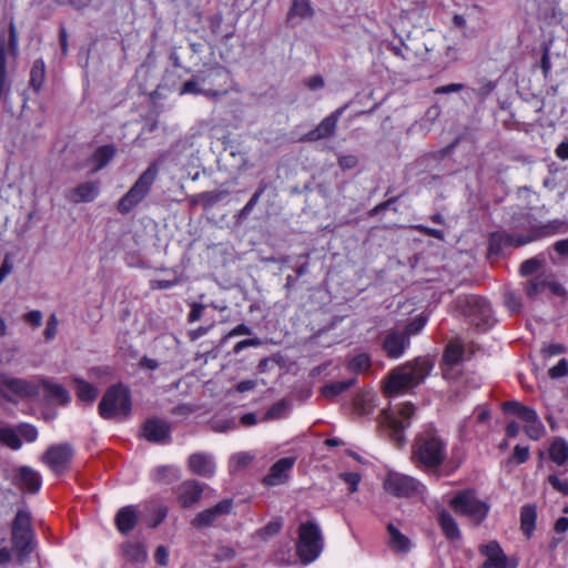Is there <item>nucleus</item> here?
Instances as JSON below:
<instances>
[{
	"mask_svg": "<svg viewBox=\"0 0 568 568\" xmlns=\"http://www.w3.org/2000/svg\"><path fill=\"white\" fill-rule=\"evenodd\" d=\"M447 457V442L432 426L415 438L412 452L413 463L427 471L439 468Z\"/></svg>",
	"mask_w": 568,
	"mask_h": 568,
	"instance_id": "1",
	"label": "nucleus"
},
{
	"mask_svg": "<svg viewBox=\"0 0 568 568\" xmlns=\"http://www.w3.org/2000/svg\"><path fill=\"white\" fill-rule=\"evenodd\" d=\"M430 369L432 364L426 358H417L413 363L398 366L388 374L384 390L388 396L408 392L420 384Z\"/></svg>",
	"mask_w": 568,
	"mask_h": 568,
	"instance_id": "2",
	"label": "nucleus"
},
{
	"mask_svg": "<svg viewBox=\"0 0 568 568\" xmlns=\"http://www.w3.org/2000/svg\"><path fill=\"white\" fill-rule=\"evenodd\" d=\"M132 409L131 394L123 384L110 386L99 403V415L103 419H125Z\"/></svg>",
	"mask_w": 568,
	"mask_h": 568,
	"instance_id": "3",
	"label": "nucleus"
},
{
	"mask_svg": "<svg viewBox=\"0 0 568 568\" xmlns=\"http://www.w3.org/2000/svg\"><path fill=\"white\" fill-rule=\"evenodd\" d=\"M454 305L456 312L478 329L486 331L494 323L490 304L478 295L458 296Z\"/></svg>",
	"mask_w": 568,
	"mask_h": 568,
	"instance_id": "4",
	"label": "nucleus"
},
{
	"mask_svg": "<svg viewBox=\"0 0 568 568\" xmlns=\"http://www.w3.org/2000/svg\"><path fill=\"white\" fill-rule=\"evenodd\" d=\"M12 550L20 561L24 560L33 550L34 531L31 524V514L28 509H18L11 525Z\"/></svg>",
	"mask_w": 568,
	"mask_h": 568,
	"instance_id": "5",
	"label": "nucleus"
},
{
	"mask_svg": "<svg viewBox=\"0 0 568 568\" xmlns=\"http://www.w3.org/2000/svg\"><path fill=\"white\" fill-rule=\"evenodd\" d=\"M159 174V165L156 162L151 163L144 170L129 191L119 200L118 211L121 214L130 213L138 206L150 193Z\"/></svg>",
	"mask_w": 568,
	"mask_h": 568,
	"instance_id": "6",
	"label": "nucleus"
},
{
	"mask_svg": "<svg viewBox=\"0 0 568 568\" xmlns=\"http://www.w3.org/2000/svg\"><path fill=\"white\" fill-rule=\"evenodd\" d=\"M324 539L321 527L314 521L302 523L298 527L296 551L303 564L317 559L323 551Z\"/></svg>",
	"mask_w": 568,
	"mask_h": 568,
	"instance_id": "7",
	"label": "nucleus"
},
{
	"mask_svg": "<svg viewBox=\"0 0 568 568\" xmlns=\"http://www.w3.org/2000/svg\"><path fill=\"white\" fill-rule=\"evenodd\" d=\"M552 225L535 229L530 236H523L517 232L496 231L489 235L490 255H498L508 247H520L526 244L546 239V235L554 232Z\"/></svg>",
	"mask_w": 568,
	"mask_h": 568,
	"instance_id": "8",
	"label": "nucleus"
},
{
	"mask_svg": "<svg viewBox=\"0 0 568 568\" xmlns=\"http://www.w3.org/2000/svg\"><path fill=\"white\" fill-rule=\"evenodd\" d=\"M205 90V97L217 99L227 93V87L232 81L231 72L220 63L204 64L196 72Z\"/></svg>",
	"mask_w": 568,
	"mask_h": 568,
	"instance_id": "9",
	"label": "nucleus"
},
{
	"mask_svg": "<svg viewBox=\"0 0 568 568\" xmlns=\"http://www.w3.org/2000/svg\"><path fill=\"white\" fill-rule=\"evenodd\" d=\"M450 507L457 515L469 518L476 526H479L488 516L490 506L479 499L473 490L458 493L452 500Z\"/></svg>",
	"mask_w": 568,
	"mask_h": 568,
	"instance_id": "10",
	"label": "nucleus"
},
{
	"mask_svg": "<svg viewBox=\"0 0 568 568\" xmlns=\"http://www.w3.org/2000/svg\"><path fill=\"white\" fill-rule=\"evenodd\" d=\"M384 414L392 440L398 447L403 446L405 444L404 430L410 426V419L415 414V406L412 403H403Z\"/></svg>",
	"mask_w": 568,
	"mask_h": 568,
	"instance_id": "11",
	"label": "nucleus"
},
{
	"mask_svg": "<svg viewBox=\"0 0 568 568\" xmlns=\"http://www.w3.org/2000/svg\"><path fill=\"white\" fill-rule=\"evenodd\" d=\"M383 485L384 489L395 497L422 496L426 490L416 478L396 471H388Z\"/></svg>",
	"mask_w": 568,
	"mask_h": 568,
	"instance_id": "12",
	"label": "nucleus"
},
{
	"mask_svg": "<svg viewBox=\"0 0 568 568\" xmlns=\"http://www.w3.org/2000/svg\"><path fill=\"white\" fill-rule=\"evenodd\" d=\"M18 50V31L14 23L9 24V42L8 48L4 45V39L0 38V100H7L10 93V83L7 73L8 51L14 58Z\"/></svg>",
	"mask_w": 568,
	"mask_h": 568,
	"instance_id": "13",
	"label": "nucleus"
},
{
	"mask_svg": "<svg viewBox=\"0 0 568 568\" xmlns=\"http://www.w3.org/2000/svg\"><path fill=\"white\" fill-rule=\"evenodd\" d=\"M510 229L515 231H526V233H519L523 236H530L534 233L535 229H540L544 226L552 225L554 232L546 235V237H550L559 233L560 229L564 225V222L556 219L548 221L547 223H538L535 216L528 211H520L515 213L509 221Z\"/></svg>",
	"mask_w": 568,
	"mask_h": 568,
	"instance_id": "14",
	"label": "nucleus"
},
{
	"mask_svg": "<svg viewBox=\"0 0 568 568\" xmlns=\"http://www.w3.org/2000/svg\"><path fill=\"white\" fill-rule=\"evenodd\" d=\"M73 447L68 443L50 446L41 460L57 475L65 473L73 458Z\"/></svg>",
	"mask_w": 568,
	"mask_h": 568,
	"instance_id": "15",
	"label": "nucleus"
},
{
	"mask_svg": "<svg viewBox=\"0 0 568 568\" xmlns=\"http://www.w3.org/2000/svg\"><path fill=\"white\" fill-rule=\"evenodd\" d=\"M346 105L341 106L324 118L315 129L311 130L306 134H304L300 141L301 142H316L324 139L332 138L337 129V123L342 118Z\"/></svg>",
	"mask_w": 568,
	"mask_h": 568,
	"instance_id": "16",
	"label": "nucleus"
},
{
	"mask_svg": "<svg viewBox=\"0 0 568 568\" xmlns=\"http://www.w3.org/2000/svg\"><path fill=\"white\" fill-rule=\"evenodd\" d=\"M232 509L233 500L230 498L223 499L216 505L197 513L192 519V526L195 528L209 527L221 518L227 516Z\"/></svg>",
	"mask_w": 568,
	"mask_h": 568,
	"instance_id": "17",
	"label": "nucleus"
},
{
	"mask_svg": "<svg viewBox=\"0 0 568 568\" xmlns=\"http://www.w3.org/2000/svg\"><path fill=\"white\" fill-rule=\"evenodd\" d=\"M409 345L410 341L406 333H402L399 328H392L386 332L382 346L388 358L397 359L405 354Z\"/></svg>",
	"mask_w": 568,
	"mask_h": 568,
	"instance_id": "18",
	"label": "nucleus"
},
{
	"mask_svg": "<svg viewBox=\"0 0 568 568\" xmlns=\"http://www.w3.org/2000/svg\"><path fill=\"white\" fill-rule=\"evenodd\" d=\"M525 293L528 297H536L540 293L549 288L554 294H560L564 292L562 286L552 281V275L548 273H540L537 276L528 280L525 283Z\"/></svg>",
	"mask_w": 568,
	"mask_h": 568,
	"instance_id": "19",
	"label": "nucleus"
},
{
	"mask_svg": "<svg viewBox=\"0 0 568 568\" xmlns=\"http://www.w3.org/2000/svg\"><path fill=\"white\" fill-rule=\"evenodd\" d=\"M170 425L160 418L148 419L142 428V436L151 442L158 444L170 443Z\"/></svg>",
	"mask_w": 568,
	"mask_h": 568,
	"instance_id": "20",
	"label": "nucleus"
},
{
	"mask_svg": "<svg viewBox=\"0 0 568 568\" xmlns=\"http://www.w3.org/2000/svg\"><path fill=\"white\" fill-rule=\"evenodd\" d=\"M479 552L486 557L483 568H515L508 565L507 556L496 540L480 545Z\"/></svg>",
	"mask_w": 568,
	"mask_h": 568,
	"instance_id": "21",
	"label": "nucleus"
},
{
	"mask_svg": "<svg viewBox=\"0 0 568 568\" xmlns=\"http://www.w3.org/2000/svg\"><path fill=\"white\" fill-rule=\"evenodd\" d=\"M41 483L40 474L29 466H21L16 470L13 484L24 493H38Z\"/></svg>",
	"mask_w": 568,
	"mask_h": 568,
	"instance_id": "22",
	"label": "nucleus"
},
{
	"mask_svg": "<svg viewBox=\"0 0 568 568\" xmlns=\"http://www.w3.org/2000/svg\"><path fill=\"white\" fill-rule=\"evenodd\" d=\"M187 467L194 475L211 478L215 474V462L212 455L206 453H194L187 458Z\"/></svg>",
	"mask_w": 568,
	"mask_h": 568,
	"instance_id": "23",
	"label": "nucleus"
},
{
	"mask_svg": "<svg viewBox=\"0 0 568 568\" xmlns=\"http://www.w3.org/2000/svg\"><path fill=\"white\" fill-rule=\"evenodd\" d=\"M203 494V486L194 479H189L179 485L175 495L179 504L189 508L196 504Z\"/></svg>",
	"mask_w": 568,
	"mask_h": 568,
	"instance_id": "24",
	"label": "nucleus"
},
{
	"mask_svg": "<svg viewBox=\"0 0 568 568\" xmlns=\"http://www.w3.org/2000/svg\"><path fill=\"white\" fill-rule=\"evenodd\" d=\"M295 464V458L284 457L277 460L264 477L263 483L267 486H278L284 484Z\"/></svg>",
	"mask_w": 568,
	"mask_h": 568,
	"instance_id": "25",
	"label": "nucleus"
},
{
	"mask_svg": "<svg viewBox=\"0 0 568 568\" xmlns=\"http://www.w3.org/2000/svg\"><path fill=\"white\" fill-rule=\"evenodd\" d=\"M315 10L311 0H292L286 14V23L291 27L297 26L303 20L312 19Z\"/></svg>",
	"mask_w": 568,
	"mask_h": 568,
	"instance_id": "26",
	"label": "nucleus"
},
{
	"mask_svg": "<svg viewBox=\"0 0 568 568\" xmlns=\"http://www.w3.org/2000/svg\"><path fill=\"white\" fill-rule=\"evenodd\" d=\"M99 193V184L93 181H87L70 190L67 193L65 199L74 204L92 202L97 199Z\"/></svg>",
	"mask_w": 568,
	"mask_h": 568,
	"instance_id": "27",
	"label": "nucleus"
},
{
	"mask_svg": "<svg viewBox=\"0 0 568 568\" xmlns=\"http://www.w3.org/2000/svg\"><path fill=\"white\" fill-rule=\"evenodd\" d=\"M138 523V513L134 506H125L121 508L115 516L116 528L122 534H128L135 527Z\"/></svg>",
	"mask_w": 568,
	"mask_h": 568,
	"instance_id": "28",
	"label": "nucleus"
},
{
	"mask_svg": "<svg viewBox=\"0 0 568 568\" xmlns=\"http://www.w3.org/2000/svg\"><path fill=\"white\" fill-rule=\"evenodd\" d=\"M523 422L526 423L525 433L530 439L538 440L545 434V426L535 409L524 412Z\"/></svg>",
	"mask_w": 568,
	"mask_h": 568,
	"instance_id": "29",
	"label": "nucleus"
},
{
	"mask_svg": "<svg viewBox=\"0 0 568 568\" xmlns=\"http://www.w3.org/2000/svg\"><path fill=\"white\" fill-rule=\"evenodd\" d=\"M438 524L445 537L452 541L462 537L459 527L455 518L446 510H442L438 515Z\"/></svg>",
	"mask_w": 568,
	"mask_h": 568,
	"instance_id": "30",
	"label": "nucleus"
},
{
	"mask_svg": "<svg viewBox=\"0 0 568 568\" xmlns=\"http://www.w3.org/2000/svg\"><path fill=\"white\" fill-rule=\"evenodd\" d=\"M388 546L396 552L406 554L410 549L409 539L403 535L393 524L387 526Z\"/></svg>",
	"mask_w": 568,
	"mask_h": 568,
	"instance_id": "31",
	"label": "nucleus"
},
{
	"mask_svg": "<svg viewBox=\"0 0 568 568\" xmlns=\"http://www.w3.org/2000/svg\"><path fill=\"white\" fill-rule=\"evenodd\" d=\"M39 384L42 386L43 390L45 392V395L52 402L59 404H67L70 402V395L68 390L60 384L52 383L47 379H42Z\"/></svg>",
	"mask_w": 568,
	"mask_h": 568,
	"instance_id": "32",
	"label": "nucleus"
},
{
	"mask_svg": "<svg viewBox=\"0 0 568 568\" xmlns=\"http://www.w3.org/2000/svg\"><path fill=\"white\" fill-rule=\"evenodd\" d=\"M537 518L536 508L532 505H525L520 509V528L523 532L530 537Z\"/></svg>",
	"mask_w": 568,
	"mask_h": 568,
	"instance_id": "33",
	"label": "nucleus"
},
{
	"mask_svg": "<svg viewBox=\"0 0 568 568\" xmlns=\"http://www.w3.org/2000/svg\"><path fill=\"white\" fill-rule=\"evenodd\" d=\"M115 148L111 144L99 146L91 156V161L95 163L94 171L103 169L115 155Z\"/></svg>",
	"mask_w": 568,
	"mask_h": 568,
	"instance_id": "34",
	"label": "nucleus"
},
{
	"mask_svg": "<svg viewBox=\"0 0 568 568\" xmlns=\"http://www.w3.org/2000/svg\"><path fill=\"white\" fill-rule=\"evenodd\" d=\"M355 384V378L339 381L327 384L322 387L321 393L327 399H333Z\"/></svg>",
	"mask_w": 568,
	"mask_h": 568,
	"instance_id": "35",
	"label": "nucleus"
},
{
	"mask_svg": "<svg viewBox=\"0 0 568 568\" xmlns=\"http://www.w3.org/2000/svg\"><path fill=\"white\" fill-rule=\"evenodd\" d=\"M45 79V65L43 60L38 59L33 62L30 71V87L34 91H40Z\"/></svg>",
	"mask_w": 568,
	"mask_h": 568,
	"instance_id": "36",
	"label": "nucleus"
},
{
	"mask_svg": "<svg viewBox=\"0 0 568 568\" xmlns=\"http://www.w3.org/2000/svg\"><path fill=\"white\" fill-rule=\"evenodd\" d=\"M0 444L13 450L22 446V440L18 437L17 429L10 426L0 427Z\"/></svg>",
	"mask_w": 568,
	"mask_h": 568,
	"instance_id": "37",
	"label": "nucleus"
},
{
	"mask_svg": "<svg viewBox=\"0 0 568 568\" xmlns=\"http://www.w3.org/2000/svg\"><path fill=\"white\" fill-rule=\"evenodd\" d=\"M122 549L124 556L134 562H143L148 557L144 546L140 542H125Z\"/></svg>",
	"mask_w": 568,
	"mask_h": 568,
	"instance_id": "38",
	"label": "nucleus"
},
{
	"mask_svg": "<svg viewBox=\"0 0 568 568\" xmlns=\"http://www.w3.org/2000/svg\"><path fill=\"white\" fill-rule=\"evenodd\" d=\"M75 393L80 400L92 403L98 396V388L83 379H74Z\"/></svg>",
	"mask_w": 568,
	"mask_h": 568,
	"instance_id": "39",
	"label": "nucleus"
},
{
	"mask_svg": "<svg viewBox=\"0 0 568 568\" xmlns=\"http://www.w3.org/2000/svg\"><path fill=\"white\" fill-rule=\"evenodd\" d=\"M545 264H546V258L544 255L540 254V255H537V256H534L531 258L524 261L520 265L519 272L523 276H529V275L536 273L541 267H544Z\"/></svg>",
	"mask_w": 568,
	"mask_h": 568,
	"instance_id": "40",
	"label": "nucleus"
},
{
	"mask_svg": "<svg viewBox=\"0 0 568 568\" xmlns=\"http://www.w3.org/2000/svg\"><path fill=\"white\" fill-rule=\"evenodd\" d=\"M205 92L209 91L204 89L197 74H195L192 79L185 81L180 89V95L192 94L205 97Z\"/></svg>",
	"mask_w": 568,
	"mask_h": 568,
	"instance_id": "41",
	"label": "nucleus"
},
{
	"mask_svg": "<svg viewBox=\"0 0 568 568\" xmlns=\"http://www.w3.org/2000/svg\"><path fill=\"white\" fill-rule=\"evenodd\" d=\"M265 189H266L265 184L260 185V187L254 192V194L251 196L248 202L240 210V212L237 214L239 220H245L251 214V212L253 211L255 205L258 203Z\"/></svg>",
	"mask_w": 568,
	"mask_h": 568,
	"instance_id": "42",
	"label": "nucleus"
},
{
	"mask_svg": "<svg viewBox=\"0 0 568 568\" xmlns=\"http://www.w3.org/2000/svg\"><path fill=\"white\" fill-rule=\"evenodd\" d=\"M371 367V358L367 354L362 353L353 357L348 363L349 371L354 373L367 372Z\"/></svg>",
	"mask_w": 568,
	"mask_h": 568,
	"instance_id": "43",
	"label": "nucleus"
},
{
	"mask_svg": "<svg viewBox=\"0 0 568 568\" xmlns=\"http://www.w3.org/2000/svg\"><path fill=\"white\" fill-rule=\"evenodd\" d=\"M463 353L464 348L460 344L450 343L446 347L444 359L450 365L457 364L462 359Z\"/></svg>",
	"mask_w": 568,
	"mask_h": 568,
	"instance_id": "44",
	"label": "nucleus"
},
{
	"mask_svg": "<svg viewBox=\"0 0 568 568\" xmlns=\"http://www.w3.org/2000/svg\"><path fill=\"white\" fill-rule=\"evenodd\" d=\"M18 437L24 439L27 443H33L38 438V429L27 423H22L16 427Z\"/></svg>",
	"mask_w": 568,
	"mask_h": 568,
	"instance_id": "45",
	"label": "nucleus"
},
{
	"mask_svg": "<svg viewBox=\"0 0 568 568\" xmlns=\"http://www.w3.org/2000/svg\"><path fill=\"white\" fill-rule=\"evenodd\" d=\"M373 408L372 399L365 395L357 396L354 400V410L361 416L371 414Z\"/></svg>",
	"mask_w": 568,
	"mask_h": 568,
	"instance_id": "46",
	"label": "nucleus"
},
{
	"mask_svg": "<svg viewBox=\"0 0 568 568\" xmlns=\"http://www.w3.org/2000/svg\"><path fill=\"white\" fill-rule=\"evenodd\" d=\"M505 413L507 414H514L521 420H524V412L526 410H532V408L525 406L520 404L519 402L510 400L506 402L503 406Z\"/></svg>",
	"mask_w": 568,
	"mask_h": 568,
	"instance_id": "47",
	"label": "nucleus"
},
{
	"mask_svg": "<svg viewBox=\"0 0 568 568\" xmlns=\"http://www.w3.org/2000/svg\"><path fill=\"white\" fill-rule=\"evenodd\" d=\"M426 320L422 316L414 318L410 323H408L404 328H402V333H406L408 339L410 341V336L418 334L425 326Z\"/></svg>",
	"mask_w": 568,
	"mask_h": 568,
	"instance_id": "48",
	"label": "nucleus"
},
{
	"mask_svg": "<svg viewBox=\"0 0 568 568\" xmlns=\"http://www.w3.org/2000/svg\"><path fill=\"white\" fill-rule=\"evenodd\" d=\"M281 529H282V523H281V520L276 519V520H272L265 527L260 529L257 531V534H258V536H261V538L267 539L268 537H272V536L278 534L281 531Z\"/></svg>",
	"mask_w": 568,
	"mask_h": 568,
	"instance_id": "49",
	"label": "nucleus"
},
{
	"mask_svg": "<svg viewBox=\"0 0 568 568\" xmlns=\"http://www.w3.org/2000/svg\"><path fill=\"white\" fill-rule=\"evenodd\" d=\"M548 483L558 493L568 496V478H559L557 475H549Z\"/></svg>",
	"mask_w": 568,
	"mask_h": 568,
	"instance_id": "50",
	"label": "nucleus"
},
{
	"mask_svg": "<svg viewBox=\"0 0 568 568\" xmlns=\"http://www.w3.org/2000/svg\"><path fill=\"white\" fill-rule=\"evenodd\" d=\"M549 377L552 379H557L568 375V362L565 358H561L554 367H551L548 372Z\"/></svg>",
	"mask_w": 568,
	"mask_h": 568,
	"instance_id": "51",
	"label": "nucleus"
},
{
	"mask_svg": "<svg viewBox=\"0 0 568 568\" xmlns=\"http://www.w3.org/2000/svg\"><path fill=\"white\" fill-rule=\"evenodd\" d=\"M58 325H59V321H58L57 315L51 314L48 318L47 327L43 332L44 338L47 341H52L55 337L57 332H58Z\"/></svg>",
	"mask_w": 568,
	"mask_h": 568,
	"instance_id": "52",
	"label": "nucleus"
},
{
	"mask_svg": "<svg viewBox=\"0 0 568 568\" xmlns=\"http://www.w3.org/2000/svg\"><path fill=\"white\" fill-rule=\"evenodd\" d=\"M253 460V456L248 453H237L231 457V464L234 468H244Z\"/></svg>",
	"mask_w": 568,
	"mask_h": 568,
	"instance_id": "53",
	"label": "nucleus"
},
{
	"mask_svg": "<svg viewBox=\"0 0 568 568\" xmlns=\"http://www.w3.org/2000/svg\"><path fill=\"white\" fill-rule=\"evenodd\" d=\"M287 409V403L281 400L274 404L266 413L265 419L281 418Z\"/></svg>",
	"mask_w": 568,
	"mask_h": 568,
	"instance_id": "54",
	"label": "nucleus"
},
{
	"mask_svg": "<svg viewBox=\"0 0 568 568\" xmlns=\"http://www.w3.org/2000/svg\"><path fill=\"white\" fill-rule=\"evenodd\" d=\"M339 477L348 485L351 493H355L357 490L361 481V475L358 473H342Z\"/></svg>",
	"mask_w": 568,
	"mask_h": 568,
	"instance_id": "55",
	"label": "nucleus"
},
{
	"mask_svg": "<svg viewBox=\"0 0 568 568\" xmlns=\"http://www.w3.org/2000/svg\"><path fill=\"white\" fill-rule=\"evenodd\" d=\"M22 318L32 327H39L42 324L43 314L41 311L34 310L26 313Z\"/></svg>",
	"mask_w": 568,
	"mask_h": 568,
	"instance_id": "56",
	"label": "nucleus"
},
{
	"mask_svg": "<svg viewBox=\"0 0 568 568\" xmlns=\"http://www.w3.org/2000/svg\"><path fill=\"white\" fill-rule=\"evenodd\" d=\"M225 195H226V192H224V191H213V192L202 193L201 197L203 200H205V205L212 206L215 203L220 202Z\"/></svg>",
	"mask_w": 568,
	"mask_h": 568,
	"instance_id": "57",
	"label": "nucleus"
},
{
	"mask_svg": "<svg viewBox=\"0 0 568 568\" xmlns=\"http://www.w3.org/2000/svg\"><path fill=\"white\" fill-rule=\"evenodd\" d=\"M505 304L511 312H518L521 307V303L518 296L513 292H506L504 295Z\"/></svg>",
	"mask_w": 568,
	"mask_h": 568,
	"instance_id": "58",
	"label": "nucleus"
},
{
	"mask_svg": "<svg viewBox=\"0 0 568 568\" xmlns=\"http://www.w3.org/2000/svg\"><path fill=\"white\" fill-rule=\"evenodd\" d=\"M566 352V347L562 344L554 343L545 346L541 349L544 357H551Z\"/></svg>",
	"mask_w": 568,
	"mask_h": 568,
	"instance_id": "59",
	"label": "nucleus"
},
{
	"mask_svg": "<svg viewBox=\"0 0 568 568\" xmlns=\"http://www.w3.org/2000/svg\"><path fill=\"white\" fill-rule=\"evenodd\" d=\"M358 163V159L357 156L353 155V154H348V155H341L338 158V165L343 169V170H351V169H354Z\"/></svg>",
	"mask_w": 568,
	"mask_h": 568,
	"instance_id": "60",
	"label": "nucleus"
},
{
	"mask_svg": "<svg viewBox=\"0 0 568 568\" xmlns=\"http://www.w3.org/2000/svg\"><path fill=\"white\" fill-rule=\"evenodd\" d=\"M12 554H14L12 547L9 548L7 541L2 539L0 541V565L8 564L12 558Z\"/></svg>",
	"mask_w": 568,
	"mask_h": 568,
	"instance_id": "61",
	"label": "nucleus"
},
{
	"mask_svg": "<svg viewBox=\"0 0 568 568\" xmlns=\"http://www.w3.org/2000/svg\"><path fill=\"white\" fill-rule=\"evenodd\" d=\"M204 308L205 306L201 303H192L191 311L187 316L189 322L193 323L199 321L202 317Z\"/></svg>",
	"mask_w": 568,
	"mask_h": 568,
	"instance_id": "62",
	"label": "nucleus"
},
{
	"mask_svg": "<svg viewBox=\"0 0 568 568\" xmlns=\"http://www.w3.org/2000/svg\"><path fill=\"white\" fill-rule=\"evenodd\" d=\"M155 561L160 566H168L169 564V551L164 546H159L154 554Z\"/></svg>",
	"mask_w": 568,
	"mask_h": 568,
	"instance_id": "63",
	"label": "nucleus"
},
{
	"mask_svg": "<svg viewBox=\"0 0 568 568\" xmlns=\"http://www.w3.org/2000/svg\"><path fill=\"white\" fill-rule=\"evenodd\" d=\"M513 457L516 459L518 464L527 462V459L529 458V448L517 445L514 449Z\"/></svg>",
	"mask_w": 568,
	"mask_h": 568,
	"instance_id": "64",
	"label": "nucleus"
}]
</instances>
